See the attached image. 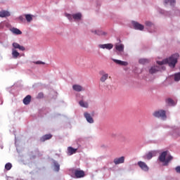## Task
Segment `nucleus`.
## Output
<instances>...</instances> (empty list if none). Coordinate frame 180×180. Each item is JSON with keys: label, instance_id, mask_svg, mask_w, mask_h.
<instances>
[{"label": "nucleus", "instance_id": "nucleus-1", "mask_svg": "<svg viewBox=\"0 0 180 180\" xmlns=\"http://www.w3.org/2000/svg\"><path fill=\"white\" fill-rule=\"evenodd\" d=\"M179 58V54L174 53L172 56H170L169 58L164 59L162 61H157V63L159 65H164V64H168L169 67H171V68H175V65H176V63H178V58Z\"/></svg>", "mask_w": 180, "mask_h": 180}, {"label": "nucleus", "instance_id": "nucleus-2", "mask_svg": "<svg viewBox=\"0 0 180 180\" xmlns=\"http://www.w3.org/2000/svg\"><path fill=\"white\" fill-rule=\"evenodd\" d=\"M167 154L168 151H164L159 157V160L160 161V162H165V165H168V162H169V161L172 160V156L171 155H169L167 158Z\"/></svg>", "mask_w": 180, "mask_h": 180}, {"label": "nucleus", "instance_id": "nucleus-3", "mask_svg": "<svg viewBox=\"0 0 180 180\" xmlns=\"http://www.w3.org/2000/svg\"><path fill=\"white\" fill-rule=\"evenodd\" d=\"M153 115L154 116V117H161L162 119H167V114L165 110H164L155 111L153 113Z\"/></svg>", "mask_w": 180, "mask_h": 180}, {"label": "nucleus", "instance_id": "nucleus-4", "mask_svg": "<svg viewBox=\"0 0 180 180\" xmlns=\"http://www.w3.org/2000/svg\"><path fill=\"white\" fill-rule=\"evenodd\" d=\"M66 16L69 20H72V18L75 19V20H80L81 18H82V15L80 13L73 14L72 15L70 14H66Z\"/></svg>", "mask_w": 180, "mask_h": 180}, {"label": "nucleus", "instance_id": "nucleus-5", "mask_svg": "<svg viewBox=\"0 0 180 180\" xmlns=\"http://www.w3.org/2000/svg\"><path fill=\"white\" fill-rule=\"evenodd\" d=\"M74 174L77 178H84L85 176V172L83 170L75 169Z\"/></svg>", "mask_w": 180, "mask_h": 180}, {"label": "nucleus", "instance_id": "nucleus-6", "mask_svg": "<svg viewBox=\"0 0 180 180\" xmlns=\"http://www.w3.org/2000/svg\"><path fill=\"white\" fill-rule=\"evenodd\" d=\"M132 25L134 26V28L136 30H144V25L137 22H132Z\"/></svg>", "mask_w": 180, "mask_h": 180}, {"label": "nucleus", "instance_id": "nucleus-7", "mask_svg": "<svg viewBox=\"0 0 180 180\" xmlns=\"http://www.w3.org/2000/svg\"><path fill=\"white\" fill-rule=\"evenodd\" d=\"M138 165L141 167V169H142L143 171H148V166H147V164H146V162L139 161L138 162Z\"/></svg>", "mask_w": 180, "mask_h": 180}, {"label": "nucleus", "instance_id": "nucleus-8", "mask_svg": "<svg viewBox=\"0 0 180 180\" xmlns=\"http://www.w3.org/2000/svg\"><path fill=\"white\" fill-rule=\"evenodd\" d=\"M12 46H13V49H18L20 51H25V50H26L25 46H20V44H19L18 43H16V42H13Z\"/></svg>", "mask_w": 180, "mask_h": 180}, {"label": "nucleus", "instance_id": "nucleus-9", "mask_svg": "<svg viewBox=\"0 0 180 180\" xmlns=\"http://www.w3.org/2000/svg\"><path fill=\"white\" fill-rule=\"evenodd\" d=\"M84 116L88 123H94V118L91 116V114L88 113L87 112L84 113Z\"/></svg>", "mask_w": 180, "mask_h": 180}, {"label": "nucleus", "instance_id": "nucleus-10", "mask_svg": "<svg viewBox=\"0 0 180 180\" xmlns=\"http://www.w3.org/2000/svg\"><path fill=\"white\" fill-rule=\"evenodd\" d=\"M101 77L100 79V81H101V82H105V81H106V79H108V78L109 77V75L103 71H101L100 72Z\"/></svg>", "mask_w": 180, "mask_h": 180}, {"label": "nucleus", "instance_id": "nucleus-11", "mask_svg": "<svg viewBox=\"0 0 180 180\" xmlns=\"http://www.w3.org/2000/svg\"><path fill=\"white\" fill-rule=\"evenodd\" d=\"M98 47L100 49H107V50H112V49H113V44H100Z\"/></svg>", "mask_w": 180, "mask_h": 180}, {"label": "nucleus", "instance_id": "nucleus-12", "mask_svg": "<svg viewBox=\"0 0 180 180\" xmlns=\"http://www.w3.org/2000/svg\"><path fill=\"white\" fill-rule=\"evenodd\" d=\"M124 162V156L114 159V163L115 164V165H119V164H123Z\"/></svg>", "mask_w": 180, "mask_h": 180}, {"label": "nucleus", "instance_id": "nucleus-13", "mask_svg": "<svg viewBox=\"0 0 180 180\" xmlns=\"http://www.w3.org/2000/svg\"><path fill=\"white\" fill-rule=\"evenodd\" d=\"M112 61H114V63H115L116 64H118V65H124V67L129 65V63L126 61H122L117 59H112Z\"/></svg>", "mask_w": 180, "mask_h": 180}, {"label": "nucleus", "instance_id": "nucleus-14", "mask_svg": "<svg viewBox=\"0 0 180 180\" xmlns=\"http://www.w3.org/2000/svg\"><path fill=\"white\" fill-rule=\"evenodd\" d=\"M158 71H161V68L159 66H153L149 70L150 74H155Z\"/></svg>", "mask_w": 180, "mask_h": 180}, {"label": "nucleus", "instance_id": "nucleus-15", "mask_svg": "<svg viewBox=\"0 0 180 180\" xmlns=\"http://www.w3.org/2000/svg\"><path fill=\"white\" fill-rule=\"evenodd\" d=\"M8 16H11L9 11L5 10L0 11V18H6Z\"/></svg>", "mask_w": 180, "mask_h": 180}, {"label": "nucleus", "instance_id": "nucleus-16", "mask_svg": "<svg viewBox=\"0 0 180 180\" xmlns=\"http://www.w3.org/2000/svg\"><path fill=\"white\" fill-rule=\"evenodd\" d=\"M73 90L76 91V92H81V91H84V88L82 87L81 85L75 84L72 86Z\"/></svg>", "mask_w": 180, "mask_h": 180}, {"label": "nucleus", "instance_id": "nucleus-17", "mask_svg": "<svg viewBox=\"0 0 180 180\" xmlns=\"http://www.w3.org/2000/svg\"><path fill=\"white\" fill-rule=\"evenodd\" d=\"M51 137H53V135H51V134H45L40 139V141L44 142L46 140H50Z\"/></svg>", "mask_w": 180, "mask_h": 180}, {"label": "nucleus", "instance_id": "nucleus-18", "mask_svg": "<svg viewBox=\"0 0 180 180\" xmlns=\"http://www.w3.org/2000/svg\"><path fill=\"white\" fill-rule=\"evenodd\" d=\"M157 155V152L155 151H150L146 155L147 160H151L153 157H155Z\"/></svg>", "mask_w": 180, "mask_h": 180}, {"label": "nucleus", "instance_id": "nucleus-19", "mask_svg": "<svg viewBox=\"0 0 180 180\" xmlns=\"http://www.w3.org/2000/svg\"><path fill=\"white\" fill-rule=\"evenodd\" d=\"M32 101V96L30 95H27L24 99H23V103L24 105H29L30 103V101Z\"/></svg>", "mask_w": 180, "mask_h": 180}, {"label": "nucleus", "instance_id": "nucleus-20", "mask_svg": "<svg viewBox=\"0 0 180 180\" xmlns=\"http://www.w3.org/2000/svg\"><path fill=\"white\" fill-rule=\"evenodd\" d=\"M79 105L82 108H89V104H88V102L84 101V100H81L80 101H79Z\"/></svg>", "mask_w": 180, "mask_h": 180}, {"label": "nucleus", "instance_id": "nucleus-21", "mask_svg": "<svg viewBox=\"0 0 180 180\" xmlns=\"http://www.w3.org/2000/svg\"><path fill=\"white\" fill-rule=\"evenodd\" d=\"M77 150L76 148H74L72 147H68V154L69 155H72V154H75V153H77Z\"/></svg>", "mask_w": 180, "mask_h": 180}, {"label": "nucleus", "instance_id": "nucleus-22", "mask_svg": "<svg viewBox=\"0 0 180 180\" xmlns=\"http://www.w3.org/2000/svg\"><path fill=\"white\" fill-rule=\"evenodd\" d=\"M11 32H12L13 34H17V35L22 34V31H20V30L18 28L13 27L11 29Z\"/></svg>", "mask_w": 180, "mask_h": 180}, {"label": "nucleus", "instance_id": "nucleus-23", "mask_svg": "<svg viewBox=\"0 0 180 180\" xmlns=\"http://www.w3.org/2000/svg\"><path fill=\"white\" fill-rule=\"evenodd\" d=\"M166 103H167L169 106H175V102L172 98L166 99Z\"/></svg>", "mask_w": 180, "mask_h": 180}, {"label": "nucleus", "instance_id": "nucleus-24", "mask_svg": "<svg viewBox=\"0 0 180 180\" xmlns=\"http://www.w3.org/2000/svg\"><path fill=\"white\" fill-rule=\"evenodd\" d=\"M12 56L13 57V58H18L19 56H20V53H19V52H18V51L13 49L12 50Z\"/></svg>", "mask_w": 180, "mask_h": 180}, {"label": "nucleus", "instance_id": "nucleus-25", "mask_svg": "<svg viewBox=\"0 0 180 180\" xmlns=\"http://www.w3.org/2000/svg\"><path fill=\"white\" fill-rule=\"evenodd\" d=\"M115 49L117 51H123L124 50V46L123 44H118L115 46Z\"/></svg>", "mask_w": 180, "mask_h": 180}, {"label": "nucleus", "instance_id": "nucleus-26", "mask_svg": "<svg viewBox=\"0 0 180 180\" xmlns=\"http://www.w3.org/2000/svg\"><path fill=\"white\" fill-rule=\"evenodd\" d=\"M53 167L56 172H58V171H60V164H58V162L53 161Z\"/></svg>", "mask_w": 180, "mask_h": 180}, {"label": "nucleus", "instance_id": "nucleus-27", "mask_svg": "<svg viewBox=\"0 0 180 180\" xmlns=\"http://www.w3.org/2000/svg\"><path fill=\"white\" fill-rule=\"evenodd\" d=\"M95 34H97L98 36H105L106 34V32L101 31V30H96L94 32Z\"/></svg>", "mask_w": 180, "mask_h": 180}, {"label": "nucleus", "instance_id": "nucleus-28", "mask_svg": "<svg viewBox=\"0 0 180 180\" xmlns=\"http://www.w3.org/2000/svg\"><path fill=\"white\" fill-rule=\"evenodd\" d=\"M139 64H148L150 63V60L146 58H141L139 60Z\"/></svg>", "mask_w": 180, "mask_h": 180}, {"label": "nucleus", "instance_id": "nucleus-29", "mask_svg": "<svg viewBox=\"0 0 180 180\" xmlns=\"http://www.w3.org/2000/svg\"><path fill=\"white\" fill-rule=\"evenodd\" d=\"M25 16L27 22H30L31 21L33 20V18L32 17V15L26 14Z\"/></svg>", "mask_w": 180, "mask_h": 180}, {"label": "nucleus", "instance_id": "nucleus-30", "mask_svg": "<svg viewBox=\"0 0 180 180\" xmlns=\"http://www.w3.org/2000/svg\"><path fill=\"white\" fill-rule=\"evenodd\" d=\"M12 169V163L8 162L5 165V169H6V171H10V169Z\"/></svg>", "mask_w": 180, "mask_h": 180}, {"label": "nucleus", "instance_id": "nucleus-31", "mask_svg": "<svg viewBox=\"0 0 180 180\" xmlns=\"http://www.w3.org/2000/svg\"><path fill=\"white\" fill-rule=\"evenodd\" d=\"M174 81L176 82L180 81V72L174 75Z\"/></svg>", "mask_w": 180, "mask_h": 180}, {"label": "nucleus", "instance_id": "nucleus-32", "mask_svg": "<svg viewBox=\"0 0 180 180\" xmlns=\"http://www.w3.org/2000/svg\"><path fill=\"white\" fill-rule=\"evenodd\" d=\"M165 4H170V5H174V4H175V0H165Z\"/></svg>", "mask_w": 180, "mask_h": 180}, {"label": "nucleus", "instance_id": "nucleus-33", "mask_svg": "<svg viewBox=\"0 0 180 180\" xmlns=\"http://www.w3.org/2000/svg\"><path fill=\"white\" fill-rule=\"evenodd\" d=\"M145 25L146 26H148V27H153V26H154V25L153 24V22H150V21H146L145 22Z\"/></svg>", "mask_w": 180, "mask_h": 180}, {"label": "nucleus", "instance_id": "nucleus-34", "mask_svg": "<svg viewBox=\"0 0 180 180\" xmlns=\"http://www.w3.org/2000/svg\"><path fill=\"white\" fill-rule=\"evenodd\" d=\"M37 99H41V98H44V94L41 92L37 95Z\"/></svg>", "mask_w": 180, "mask_h": 180}, {"label": "nucleus", "instance_id": "nucleus-35", "mask_svg": "<svg viewBox=\"0 0 180 180\" xmlns=\"http://www.w3.org/2000/svg\"><path fill=\"white\" fill-rule=\"evenodd\" d=\"M175 171H176V172H177V174H180V166H177L175 168Z\"/></svg>", "mask_w": 180, "mask_h": 180}, {"label": "nucleus", "instance_id": "nucleus-36", "mask_svg": "<svg viewBox=\"0 0 180 180\" xmlns=\"http://www.w3.org/2000/svg\"><path fill=\"white\" fill-rule=\"evenodd\" d=\"M19 19L22 21V22H25V18H23V16H20Z\"/></svg>", "mask_w": 180, "mask_h": 180}, {"label": "nucleus", "instance_id": "nucleus-37", "mask_svg": "<svg viewBox=\"0 0 180 180\" xmlns=\"http://www.w3.org/2000/svg\"><path fill=\"white\" fill-rule=\"evenodd\" d=\"M36 64H43L44 65V62H41V61H37L35 62Z\"/></svg>", "mask_w": 180, "mask_h": 180}]
</instances>
